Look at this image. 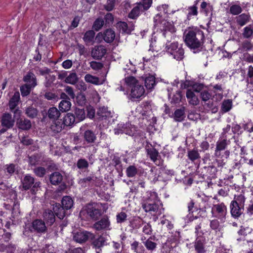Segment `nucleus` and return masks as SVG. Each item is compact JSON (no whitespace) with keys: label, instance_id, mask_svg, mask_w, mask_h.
Listing matches in <instances>:
<instances>
[{"label":"nucleus","instance_id":"nucleus-1","mask_svg":"<svg viewBox=\"0 0 253 253\" xmlns=\"http://www.w3.org/2000/svg\"><path fill=\"white\" fill-rule=\"evenodd\" d=\"M184 38L185 44L194 53H198L205 48V36L202 30L189 28L185 31Z\"/></svg>","mask_w":253,"mask_h":253},{"label":"nucleus","instance_id":"nucleus-2","mask_svg":"<svg viewBox=\"0 0 253 253\" xmlns=\"http://www.w3.org/2000/svg\"><path fill=\"white\" fill-rule=\"evenodd\" d=\"M21 184L23 190H29L32 195H36L41 186V182L35 181V178L30 174H26L21 179Z\"/></svg>","mask_w":253,"mask_h":253},{"label":"nucleus","instance_id":"nucleus-3","mask_svg":"<svg viewBox=\"0 0 253 253\" xmlns=\"http://www.w3.org/2000/svg\"><path fill=\"white\" fill-rule=\"evenodd\" d=\"M101 208L100 205L98 203H88L83 208L80 214L86 213L91 219L97 220L102 214Z\"/></svg>","mask_w":253,"mask_h":253},{"label":"nucleus","instance_id":"nucleus-4","mask_svg":"<svg viewBox=\"0 0 253 253\" xmlns=\"http://www.w3.org/2000/svg\"><path fill=\"white\" fill-rule=\"evenodd\" d=\"M230 143V140L220 138L216 143L214 156L217 158L221 157L228 159L229 157L230 152L229 150H226V148Z\"/></svg>","mask_w":253,"mask_h":253},{"label":"nucleus","instance_id":"nucleus-5","mask_svg":"<svg viewBox=\"0 0 253 253\" xmlns=\"http://www.w3.org/2000/svg\"><path fill=\"white\" fill-rule=\"evenodd\" d=\"M63 175L58 171L52 172L49 175L50 183L53 185H59L58 190L64 191L67 188L66 184L63 182Z\"/></svg>","mask_w":253,"mask_h":253},{"label":"nucleus","instance_id":"nucleus-6","mask_svg":"<svg viewBox=\"0 0 253 253\" xmlns=\"http://www.w3.org/2000/svg\"><path fill=\"white\" fill-rule=\"evenodd\" d=\"M211 213L213 216L222 220L225 218L227 208L223 203L213 205Z\"/></svg>","mask_w":253,"mask_h":253},{"label":"nucleus","instance_id":"nucleus-7","mask_svg":"<svg viewBox=\"0 0 253 253\" xmlns=\"http://www.w3.org/2000/svg\"><path fill=\"white\" fill-rule=\"evenodd\" d=\"M116 37V33L112 29L109 28L103 32H99L97 34L96 39L99 41L103 40L105 42L111 43L113 42Z\"/></svg>","mask_w":253,"mask_h":253},{"label":"nucleus","instance_id":"nucleus-8","mask_svg":"<svg viewBox=\"0 0 253 253\" xmlns=\"http://www.w3.org/2000/svg\"><path fill=\"white\" fill-rule=\"evenodd\" d=\"M94 238V234L86 231H79L74 233V240L79 243H83L86 242L88 239L92 240Z\"/></svg>","mask_w":253,"mask_h":253},{"label":"nucleus","instance_id":"nucleus-9","mask_svg":"<svg viewBox=\"0 0 253 253\" xmlns=\"http://www.w3.org/2000/svg\"><path fill=\"white\" fill-rule=\"evenodd\" d=\"M146 151L147 156L156 165L161 166L163 165V161L161 159V156L159 152L155 148L151 146H147L146 147Z\"/></svg>","mask_w":253,"mask_h":253},{"label":"nucleus","instance_id":"nucleus-10","mask_svg":"<svg viewBox=\"0 0 253 253\" xmlns=\"http://www.w3.org/2000/svg\"><path fill=\"white\" fill-rule=\"evenodd\" d=\"M30 230L32 232L42 234L46 232L47 228L44 221L41 219H36L32 222Z\"/></svg>","mask_w":253,"mask_h":253},{"label":"nucleus","instance_id":"nucleus-11","mask_svg":"<svg viewBox=\"0 0 253 253\" xmlns=\"http://www.w3.org/2000/svg\"><path fill=\"white\" fill-rule=\"evenodd\" d=\"M134 25L132 22L128 23L124 21L118 22L116 24V27L122 34H130L134 30Z\"/></svg>","mask_w":253,"mask_h":253},{"label":"nucleus","instance_id":"nucleus-12","mask_svg":"<svg viewBox=\"0 0 253 253\" xmlns=\"http://www.w3.org/2000/svg\"><path fill=\"white\" fill-rule=\"evenodd\" d=\"M216 172L217 169L214 165L206 166L201 169V174L203 175L204 178H214L216 177Z\"/></svg>","mask_w":253,"mask_h":253},{"label":"nucleus","instance_id":"nucleus-13","mask_svg":"<svg viewBox=\"0 0 253 253\" xmlns=\"http://www.w3.org/2000/svg\"><path fill=\"white\" fill-rule=\"evenodd\" d=\"M91 240L92 241L91 245L92 248L95 249L96 253H100L101 252V248L106 245V239L105 237L102 235H99L95 238L94 235V238Z\"/></svg>","mask_w":253,"mask_h":253},{"label":"nucleus","instance_id":"nucleus-14","mask_svg":"<svg viewBox=\"0 0 253 253\" xmlns=\"http://www.w3.org/2000/svg\"><path fill=\"white\" fill-rule=\"evenodd\" d=\"M110 222L108 216L104 215L93 225V227L97 231L110 230Z\"/></svg>","mask_w":253,"mask_h":253},{"label":"nucleus","instance_id":"nucleus-15","mask_svg":"<svg viewBox=\"0 0 253 253\" xmlns=\"http://www.w3.org/2000/svg\"><path fill=\"white\" fill-rule=\"evenodd\" d=\"M20 99V93L19 91H16L9 101L8 106L9 109L14 114L20 113V110L18 108L16 109V107L18 105Z\"/></svg>","mask_w":253,"mask_h":253},{"label":"nucleus","instance_id":"nucleus-16","mask_svg":"<svg viewBox=\"0 0 253 253\" xmlns=\"http://www.w3.org/2000/svg\"><path fill=\"white\" fill-rule=\"evenodd\" d=\"M0 122L2 127H6L10 129L14 125L15 120L12 118L11 114L4 113L1 116Z\"/></svg>","mask_w":253,"mask_h":253},{"label":"nucleus","instance_id":"nucleus-17","mask_svg":"<svg viewBox=\"0 0 253 253\" xmlns=\"http://www.w3.org/2000/svg\"><path fill=\"white\" fill-rule=\"evenodd\" d=\"M16 126L19 129L27 131L32 126L31 121L26 118H19L16 120Z\"/></svg>","mask_w":253,"mask_h":253},{"label":"nucleus","instance_id":"nucleus-18","mask_svg":"<svg viewBox=\"0 0 253 253\" xmlns=\"http://www.w3.org/2000/svg\"><path fill=\"white\" fill-rule=\"evenodd\" d=\"M107 49L103 45L95 46L91 51L93 58L97 60L101 59L106 53Z\"/></svg>","mask_w":253,"mask_h":253},{"label":"nucleus","instance_id":"nucleus-19","mask_svg":"<svg viewBox=\"0 0 253 253\" xmlns=\"http://www.w3.org/2000/svg\"><path fill=\"white\" fill-rule=\"evenodd\" d=\"M230 209L232 216L234 218H238L243 214L244 207L237 205L235 203L231 202Z\"/></svg>","mask_w":253,"mask_h":253},{"label":"nucleus","instance_id":"nucleus-20","mask_svg":"<svg viewBox=\"0 0 253 253\" xmlns=\"http://www.w3.org/2000/svg\"><path fill=\"white\" fill-rule=\"evenodd\" d=\"M145 89L143 86L139 83L132 85L131 87L130 95L133 98H138L144 95Z\"/></svg>","mask_w":253,"mask_h":253},{"label":"nucleus","instance_id":"nucleus-21","mask_svg":"<svg viewBox=\"0 0 253 253\" xmlns=\"http://www.w3.org/2000/svg\"><path fill=\"white\" fill-rule=\"evenodd\" d=\"M52 210L55 215L60 219H63L68 214V210L59 203L53 205Z\"/></svg>","mask_w":253,"mask_h":253},{"label":"nucleus","instance_id":"nucleus-22","mask_svg":"<svg viewBox=\"0 0 253 253\" xmlns=\"http://www.w3.org/2000/svg\"><path fill=\"white\" fill-rule=\"evenodd\" d=\"M43 221L46 222L47 225H52L55 221V214L53 211L46 209L42 214Z\"/></svg>","mask_w":253,"mask_h":253},{"label":"nucleus","instance_id":"nucleus-23","mask_svg":"<svg viewBox=\"0 0 253 253\" xmlns=\"http://www.w3.org/2000/svg\"><path fill=\"white\" fill-rule=\"evenodd\" d=\"M164 28L163 29V35L165 37L167 36L173 37V33L175 32L176 29L174 25L170 23L165 21Z\"/></svg>","mask_w":253,"mask_h":253},{"label":"nucleus","instance_id":"nucleus-24","mask_svg":"<svg viewBox=\"0 0 253 253\" xmlns=\"http://www.w3.org/2000/svg\"><path fill=\"white\" fill-rule=\"evenodd\" d=\"M97 115L102 120H107L112 117L111 112L108 111L107 108L104 106L98 108Z\"/></svg>","mask_w":253,"mask_h":253},{"label":"nucleus","instance_id":"nucleus-25","mask_svg":"<svg viewBox=\"0 0 253 253\" xmlns=\"http://www.w3.org/2000/svg\"><path fill=\"white\" fill-rule=\"evenodd\" d=\"M23 81L31 87H35L37 85L36 77L33 72H28L23 77Z\"/></svg>","mask_w":253,"mask_h":253},{"label":"nucleus","instance_id":"nucleus-26","mask_svg":"<svg viewBox=\"0 0 253 253\" xmlns=\"http://www.w3.org/2000/svg\"><path fill=\"white\" fill-rule=\"evenodd\" d=\"M62 122L64 126H72L75 123H76L75 115L73 114L69 113L62 119Z\"/></svg>","mask_w":253,"mask_h":253},{"label":"nucleus","instance_id":"nucleus-27","mask_svg":"<svg viewBox=\"0 0 253 253\" xmlns=\"http://www.w3.org/2000/svg\"><path fill=\"white\" fill-rule=\"evenodd\" d=\"M95 32L93 30L86 31L83 37V40L86 44L92 45L94 42Z\"/></svg>","mask_w":253,"mask_h":253},{"label":"nucleus","instance_id":"nucleus-28","mask_svg":"<svg viewBox=\"0 0 253 253\" xmlns=\"http://www.w3.org/2000/svg\"><path fill=\"white\" fill-rule=\"evenodd\" d=\"M179 46L177 42H171V40H168L166 43L165 50L168 54H170L174 50L179 48Z\"/></svg>","mask_w":253,"mask_h":253},{"label":"nucleus","instance_id":"nucleus-29","mask_svg":"<svg viewBox=\"0 0 253 253\" xmlns=\"http://www.w3.org/2000/svg\"><path fill=\"white\" fill-rule=\"evenodd\" d=\"M24 113L29 118L33 119L38 117L39 111L36 108L30 106L25 108Z\"/></svg>","mask_w":253,"mask_h":253},{"label":"nucleus","instance_id":"nucleus-30","mask_svg":"<svg viewBox=\"0 0 253 253\" xmlns=\"http://www.w3.org/2000/svg\"><path fill=\"white\" fill-rule=\"evenodd\" d=\"M159 202L157 194L155 192H150L148 194L147 197L144 200L142 204H156Z\"/></svg>","mask_w":253,"mask_h":253},{"label":"nucleus","instance_id":"nucleus-31","mask_svg":"<svg viewBox=\"0 0 253 253\" xmlns=\"http://www.w3.org/2000/svg\"><path fill=\"white\" fill-rule=\"evenodd\" d=\"M76 123L84 120L85 118V113L84 108H75L74 114Z\"/></svg>","mask_w":253,"mask_h":253},{"label":"nucleus","instance_id":"nucleus-32","mask_svg":"<svg viewBox=\"0 0 253 253\" xmlns=\"http://www.w3.org/2000/svg\"><path fill=\"white\" fill-rule=\"evenodd\" d=\"M61 121L62 119H57L51 125L50 128L54 133L60 132L64 128L65 126Z\"/></svg>","mask_w":253,"mask_h":253},{"label":"nucleus","instance_id":"nucleus-33","mask_svg":"<svg viewBox=\"0 0 253 253\" xmlns=\"http://www.w3.org/2000/svg\"><path fill=\"white\" fill-rule=\"evenodd\" d=\"M249 14L243 13L236 17V22L240 26H243L249 22L250 19Z\"/></svg>","mask_w":253,"mask_h":253},{"label":"nucleus","instance_id":"nucleus-34","mask_svg":"<svg viewBox=\"0 0 253 253\" xmlns=\"http://www.w3.org/2000/svg\"><path fill=\"white\" fill-rule=\"evenodd\" d=\"M84 138L87 143H94L96 136L94 132L91 130H85L84 134Z\"/></svg>","mask_w":253,"mask_h":253},{"label":"nucleus","instance_id":"nucleus-35","mask_svg":"<svg viewBox=\"0 0 253 253\" xmlns=\"http://www.w3.org/2000/svg\"><path fill=\"white\" fill-rule=\"evenodd\" d=\"M187 157L188 159L193 163L201 158L200 155L197 149L194 148L191 150H188L187 151Z\"/></svg>","mask_w":253,"mask_h":253},{"label":"nucleus","instance_id":"nucleus-36","mask_svg":"<svg viewBox=\"0 0 253 253\" xmlns=\"http://www.w3.org/2000/svg\"><path fill=\"white\" fill-rule=\"evenodd\" d=\"M169 55H172L173 58L177 61L182 60L184 57V49L182 47L181 45H180L179 48L174 50Z\"/></svg>","mask_w":253,"mask_h":253},{"label":"nucleus","instance_id":"nucleus-37","mask_svg":"<svg viewBox=\"0 0 253 253\" xmlns=\"http://www.w3.org/2000/svg\"><path fill=\"white\" fill-rule=\"evenodd\" d=\"M186 97L189 100V103L193 105H197L199 103L198 97L194 92L190 89H188L186 92Z\"/></svg>","mask_w":253,"mask_h":253},{"label":"nucleus","instance_id":"nucleus-38","mask_svg":"<svg viewBox=\"0 0 253 253\" xmlns=\"http://www.w3.org/2000/svg\"><path fill=\"white\" fill-rule=\"evenodd\" d=\"M74 205V201L70 196H66L62 198L61 205L67 210L71 209Z\"/></svg>","mask_w":253,"mask_h":253},{"label":"nucleus","instance_id":"nucleus-39","mask_svg":"<svg viewBox=\"0 0 253 253\" xmlns=\"http://www.w3.org/2000/svg\"><path fill=\"white\" fill-rule=\"evenodd\" d=\"M173 116L174 121L176 122H182L183 121L185 117L184 108L183 107L182 108L176 109Z\"/></svg>","mask_w":253,"mask_h":253},{"label":"nucleus","instance_id":"nucleus-40","mask_svg":"<svg viewBox=\"0 0 253 253\" xmlns=\"http://www.w3.org/2000/svg\"><path fill=\"white\" fill-rule=\"evenodd\" d=\"M47 115L50 120H57L60 116V111L56 107L50 108L47 113Z\"/></svg>","mask_w":253,"mask_h":253},{"label":"nucleus","instance_id":"nucleus-41","mask_svg":"<svg viewBox=\"0 0 253 253\" xmlns=\"http://www.w3.org/2000/svg\"><path fill=\"white\" fill-rule=\"evenodd\" d=\"M144 11L142 8V6L138 3L134 6L128 14V17L131 19L136 18L139 15L140 12Z\"/></svg>","mask_w":253,"mask_h":253},{"label":"nucleus","instance_id":"nucleus-42","mask_svg":"<svg viewBox=\"0 0 253 253\" xmlns=\"http://www.w3.org/2000/svg\"><path fill=\"white\" fill-rule=\"evenodd\" d=\"M155 77L152 75H149L145 79V85L148 90L153 89L156 84Z\"/></svg>","mask_w":253,"mask_h":253},{"label":"nucleus","instance_id":"nucleus-43","mask_svg":"<svg viewBox=\"0 0 253 253\" xmlns=\"http://www.w3.org/2000/svg\"><path fill=\"white\" fill-rule=\"evenodd\" d=\"M145 222L139 217H136L130 221L129 226L133 228L138 229L140 228Z\"/></svg>","mask_w":253,"mask_h":253},{"label":"nucleus","instance_id":"nucleus-44","mask_svg":"<svg viewBox=\"0 0 253 253\" xmlns=\"http://www.w3.org/2000/svg\"><path fill=\"white\" fill-rule=\"evenodd\" d=\"M159 207L158 203L142 204L143 209L146 212H157L159 209Z\"/></svg>","mask_w":253,"mask_h":253},{"label":"nucleus","instance_id":"nucleus-45","mask_svg":"<svg viewBox=\"0 0 253 253\" xmlns=\"http://www.w3.org/2000/svg\"><path fill=\"white\" fill-rule=\"evenodd\" d=\"M154 238L150 237L144 242V244L148 250L153 251L156 249L157 243L154 241Z\"/></svg>","mask_w":253,"mask_h":253},{"label":"nucleus","instance_id":"nucleus-46","mask_svg":"<svg viewBox=\"0 0 253 253\" xmlns=\"http://www.w3.org/2000/svg\"><path fill=\"white\" fill-rule=\"evenodd\" d=\"M195 203L193 200H191L190 201V202L188 203L187 208H188V211L189 212V214H191L192 216L189 217V220L190 221H192L195 219H197L199 217V216L194 215V209H196V208H195L194 207Z\"/></svg>","mask_w":253,"mask_h":253},{"label":"nucleus","instance_id":"nucleus-47","mask_svg":"<svg viewBox=\"0 0 253 253\" xmlns=\"http://www.w3.org/2000/svg\"><path fill=\"white\" fill-rule=\"evenodd\" d=\"M194 247L198 253H204L206 252L204 242L200 239L195 241Z\"/></svg>","mask_w":253,"mask_h":253},{"label":"nucleus","instance_id":"nucleus-48","mask_svg":"<svg viewBox=\"0 0 253 253\" xmlns=\"http://www.w3.org/2000/svg\"><path fill=\"white\" fill-rule=\"evenodd\" d=\"M15 247L14 245L9 244L7 245L3 244L0 245V252H6L7 253H13L15 250Z\"/></svg>","mask_w":253,"mask_h":253},{"label":"nucleus","instance_id":"nucleus-49","mask_svg":"<svg viewBox=\"0 0 253 253\" xmlns=\"http://www.w3.org/2000/svg\"><path fill=\"white\" fill-rule=\"evenodd\" d=\"M71 103L70 100H63L59 104V108L62 112H67L70 109Z\"/></svg>","mask_w":253,"mask_h":253},{"label":"nucleus","instance_id":"nucleus-50","mask_svg":"<svg viewBox=\"0 0 253 253\" xmlns=\"http://www.w3.org/2000/svg\"><path fill=\"white\" fill-rule=\"evenodd\" d=\"M84 80L87 83H89L94 84L98 85L101 83L99 82V79L95 76L90 74H86L84 77Z\"/></svg>","mask_w":253,"mask_h":253},{"label":"nucleus","instance_id":"nucleus-51","mask_svg":"<svg viewBox=\"0 0 253 253\" xmlns=\"http://www.w3.org/2000/svg\"><path fill=\"white\" fill-rule=\"evenodd\" d=\"M76 166L79 169L83 170L88 168L89 163L86 159L81 158L78 160Z\"/></svg>","mask_w":253,"mask_h":253},{"label":"nucleus","instance_id":"nucleus-52","mask_svg":"<svg viewBox=\"0 0 253 253\" xmlns=\"http://www.w3.org/2000/svg\"><path fill=\"white\" fill-rule=\"evenodd\" d=\"M214 160L213 156L209 153H206L202 158L203 163L207 166L213 165Z\"/></svg>","mask_w":253,"mask_h":253},{"label":"nucleus","instance_id":"nucleus-53","mask_svg":"<svg viewBox=\"0 0 253 253\" xmlns=\"http://www.w3.org/2000/svg\"><path fill=\"white\" fill-rule=\"evenodd\" d=\"M78 80L77 74L74 72L70 73L65 80V82L68 84H75Z\"/></svg>","mask_w":253,"mask_h":253},{"label":"nucleus","instance_id":"nucleus-54","mask_svg":"<svg viewBox=\"0 0 253 253\" xmlns=\"http://www.w3.org/2000/svg\"><path fill=\"white\" fill-rule=\"evenodd\" d=\"M246 198L244 195L240 194L235 195L234 200L231 201L232 203H235L236 204L244 207Z\"/></svg>","mask_w":253,"mask_h":253},{"label":"nucleus","instance_id":"nucleus-55","mask_svg":"<svg viewBox=\"0 0 253 253\" xmlns=\"http://www.w3.org/2000/svg\"><path fill=\"white\" fill-rule=\"evenodd\" d=\"M232 102L230 99L225 100L221 104V111L223 113L228 112L232 108Z\"/></svg>","mask_w":253,"mask_h":253},{"label":"nucleus","instance_id":"nucleus-56","mask_svg":"<svg viewBox=\"0 0 253 253\" xmlns=\"http://www.w3.org/2000/svg\"><path fill=\"white\" fill-rule=\"evenodd\" d=\"M137 172V169L133 165L129 166L126 168V174L128 177H133L135 176Z\"/></svg>","mask_w":253,"mask_h":253},{"label":"nucleus","instance_id":"nucleus-57","mask_svg":"<svg viewBox=\"0 0 253 253\" xmlns=\"http://www.w3.org/2000/svg\"><path fill=\"white\" fill-rule=\"evenodd\" d=\"M104 24V20L102 18H98L94 22L92 28L94 30L98 31L101 29Z\"/></svg>","mask_w":253,"mask_h":253},{"label":"nucleus","instance_id":"nucleus-58","mask_svg":"<svg viewBox=\"0 0 253 253\" xmlns=\"http://www.w3.org/2000/svg\"><path fill=\"white\" fill-rule=\"evenodd\" d=\"M76 103L81 107L84 105L86 102L85 96L83 93H80L77 95L76 98Z\"/></svg>","mask_w":253,"mask_h":253},{"label":"nucleus","instance_id":"nucleus-59","mask_svg":"<svg viewBox=\"0 0 253 253\" xmlns=\"http://www.w3.org/2000/svg\"><path fill=\"white\" fill-rule=\"evenodd\" d=\"M182 98V94L181 91H177L176 92L173 94L172 97L171 99L170 102L173 104H177L179 103Z\"/></svg>","mask_w":253,"mask_h":253},{"label":"nucleus","instance_id":"nucleus-60","mask_svg":"<svg viewBox=\"0 0 253 253\" xmlns=\"http://www.w3.org/2000/svg\"><path fill=\"white\" fill-rule=\"evenodd\" d=\"M34 87H31L29 85L26 84L20 87V91L22 96H26L29 95L31 92V89Z\"/></svg>","mask_w":253,"mask_h":253},{"label":"nucleus","instance_id":"nucleus-61","mask_svg":"<svg viewBox=\"0 0 253 253\" xmlns=\"http://www.w3.org/2000/svg\"><path fill=\"white\" fill-rule=\"evenodd\" d=\"M242 11V7L237 4H233L230 7V13L234 15H238Z\"/></svg>","mask_w":253,"mask_h":253},{"label":"nucleus","instance_id":"nucleus-62","mask_svg":"<svg viewBox=\"0 0 253 253\" xmlns=\"http://www.w3.org/2000/svg\"><path fill=\"white\" fill-rule=\"evenodd\" d=\"M34 172L37 176L42 177L45 174L46 169L43 167H38L34 169Z\"/></svg>","mask_w":253,"mask_h":253},{"label":"nucleus","instance_id":"nucleus-63","mask_svg":"<svg viewBox=\"0 0 253 253\" xmlns=\"http://www.w3.org/2000/svg\"><path fill=\"white\" fill-rule=\"evenodd\" d=\"M152 3V0H142L138 3L139 5L142 6V8L144 11L148 10Z\"/></svg>","mask_w":253,"mask_h":253},{"label":"nucleus","instance_id":"nucleus-64","mask_svg":"<svg viewBox=\"0 0 253 253\" xmlns=\"http://www.w3.org/2000/svg\"><path fill=\"white\" fill-rule=\"evenodd\" d=\"M94 176H89L86 177L81 179L79 180V184H80L82 186L86 187V183L88 184L91 183L92 181H94Z\"/></svg>","mask_w":253,"mask_h":253}]
</instances>
